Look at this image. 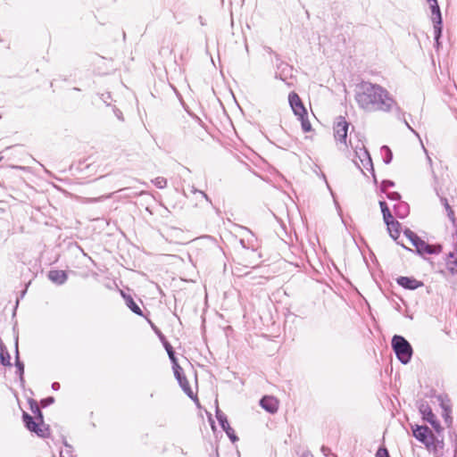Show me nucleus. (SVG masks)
Returning <instances> with one entry per match:
<instances>
[{"label":"nucleus","instance_id":"obj_5","mask_svg":"<svg viewBox=\"0 0 457 457\" xmlns=\"http://www.w3.org/2000/svg\"><path fill=\"white\" fill-rule=\"evenodd\" d=\"M30 411L33 417L30 416V431L35 432L40 437H46L49 436V426L43 421V416L39 406L34 401L30 400Z\"/></svg>","mask_w":457,"mask_h":457},{"label":"nucleus","instance_id":"obj_20","mask_svg":"<svg viewBox=\"0 0 457 457\" xmlns=\"http://www.w3.org/2000/svg\"><path fill=\"white\" fill-rule=\"evenodd\" d=\"M126 303H127V305L128 307L135 313L137 314H141V310L139 308V306L133 301V299L131 297H128L126 298Z\"/></svg>","mask_w":457,"mask_h":457},{"label":"nucleus","instance_id":"obj_36","mask_svg":"<svg viewBox=\"0 0 457 457\" xmlns=\"http://www.w3.org/2000/svg\"><path fill=\"white\" fill-rule=\"evenodd\" d=\"M52 387H53V389H54V390H58V389L60 388V385H59V383H57V382H54V383L52 385Z\"/></svg>","mask_w":457,"mask_h":457},{"label":"nucleus","instance_id":"obj_39","mask_svg":"<svg viewBox=\"0 0 457 457\" xmlns=\"http://www.w3.org/2000/svg\"><path fill=\"white\" fill-rule=\"evenodd\" d=\"M407 126H408V129H410L412 132H414L416 134V132L411 128V126H409L408 124H407Z\"/></svg>","mask_w":457,"mask_h":457},{"label":"nucleus","instance_id":"obj_1","mask_svg":"<svg viewBox=\"0 0 457 457\" xmlns=\"http://www.w3.org/2000/svg\"><path fill=\"white\" fill-rule=\"evenodd\" d=\"M355 101L366 112H389L396 105L395 100L386 88L370 82H362L357 86Z\"/></svg>","mask_w":457,"mask_h":457},{"label":"nucleus","instance_id":"obj_27","mask_svg":"<svg viewBox=\"0 0 457 457\" xmlns=\"http://www.w3.org/2000/svg\"><path fill=\"white\" fill-rule=\"evenodd\" d=\"M386 194V196L388 199L392 200V201H397V202H400V195L397 193V192H385Z\"/></svg>","mask_w":457,"mask_h":457},{"label":"nucleus","instance_id":"obj_24","mask_svg":"<svg viewBox=\"0 0 457 457\" xmlns=\"http://www.w3.org/2000/svg\"><path fill=\"white\" fill-rule=\"evenodd\" d=\"M172 369H173L174 375H175L177 380L180 379L182 377H184L183 369L179 365V363H175V365H173Z\"/></svg>","mask_w":457,"mask_h":457},{"label":"nucleus","instance_id":"obj_21","mask_svg":"<svg viewBox=\"0 0 457 457\" xmlns=\"http://www.w3.org/2000/svg\"><path fill=\"white\" fill-rule=\"evenodd\" d=\"M441 202L442 204H444V206L445 207V210L447 212V216L449 217V219L454 222L455 220V218H454V212L453 211V209L451 208V206L449 205L448 204V201L446 198H442L441 199Z\"/></svg>","mask_w":457,"mask_h":457},{"label":"nucleus","instance_id":"obj_23","mask_svg":"<svg viewBox=\"0 0 457 457\" xmlns=\"http://www.w3.org/2000/svg\"><path fill=\"white\" fill-rule=\"evenodd\" d=\"M152 182L158 188H164L167 186V180L163 177H157Z\"/></svg>","mask_w":457,"mask_h":457},{"label":"nucleus","instance_id":"obj_29","mask_svg":"<svg viewBox=\"0 0 457 457\" xmlns=\"http://www.w3.org/2000/svg\"><path fill=\"white\" fill-rule=\"evenodd\" d=\"M227 434V436L230 438L232 442H236L237 440V437L235 435L234 429L230 427L224 430Z\"/></svg>","mask_w":457,"mask_h":457},{"label":"nucleus","instance_id":"obj_31","mask_svg":"<svg viewBox=\"0 0 457 457\" xmlns=\"http://www.w3.org/2000/svg\"><path fill=\"white\" fill-rule=\"evenodd\" d=\"M54 403V398H53V397H47V398L43 399V400L41 401V405H42L43 407H46L47 405H49V404H51V403Z\"/></svg>","mask_w":457,"mask_h":457},{"label":"nucleus","instance_id":"obj_41","mask_svg":"<svg viewBox=\"0 0 457 457\" xmlns=\"http://www.w3.org/2000/svg\"><path fill=\"white\" fill-rule=\"evenodd\" d=\"M20 370H21V373H23L24 368L21 367V368H20Z\"/></svg>","mask_w":457,"mask_h":457},{"label":"nucleus","instance_id":"obj_38","mask_svg":"<svg viewBox=\"0 0 457 457\" xmlns=\"http://www.w3.org/2000/svg\"><path fill=\"white\" fill-rule=\"evenodd\" d=\"M200 194H201V195H203L206 200H208V197H207V195H206L204 193L200 192Z\"/></svg>","mask_w":457,"mask_h":457},{"label":"nucleus","instance_id":"obj_22","mask_svg":"<svg viewBox=\"0 0 457 457\" xmlns=\"http://www.w3.org/2000/svg\"><path fill=\"white\" fill-rule=\"evenodd\" d=\"M11 357L9 353L0 347V361L4 366L10 365Z\"/></svg>","mask_w":457,"mask_h":457},{"label":"nucleus","instance_id":"obj_25","mask_svg":"<svg viewBox=\"0 0 457 457\" xmlns=\"http://www.w3.org/2000/svg\"><path fill=\"white\" fill-rule=\"evenodd\" d=\"M382 152H385V158H384L385 162L389 163L393 157L391 150L387 146H383Z\"/></svg>","mask_w":457,"mask_h":457},{"label":"nucleus","instance_id":"obj_3","mask_svg":"<svg viewBox=\"0 0 457 457\" xmlns=\"http://www.w3.org/2000/svg\"><path fill=\"white\" fill-rule=\"evenodd\" d=\"M411 428L413 436L422 443L429 452L437 454L443 450L444 441L437 438L428 427L415 425Z\"/></svg>","mask_w":457,"mask_h":457},{"label":"nucleus","instance_id":"obj_14","mask_svg":"<svg viewBox=\"0 0 457 457\" xmlns=\"http://www.w3.org/2000/svg\"><path fill=\"white\" fill-rule=\"evenodd\" d=\"M261 406L270 413L278 411V401L273 396H264L261 402Z\"/></svg>","mask_w":457,"mask_h":457},{"label":"nucleus","instance_id":"obj_35","mask_svg":"<svg viewBox=\"0 0 457 457\" xmlns=\"http://www.w3.org/2000/svg\"><path fill=\"white\" fill-rule=\"evenodd\" d=\"M321 452L324 453V455L328 456V453H330V450L326 446H322Z\"/></svg>","mask_w":457,"mask_h":457},{"label":"nucleus","instance_id":"obj_6","mask_svg":"<svg viewBox=\"0 0 457 457\" xmlns=\"http://www.w3.org/2000/svg\"><path fill=\"white\" fill-rule=\"evenodd\" d=\"M392 347L402 363L406 364L410 361L412 355V348L404 337L394 336Z\"/></svg>","mask_w":457,"mask_h":457},{"label":"nucleus","instance_id":"obj_26","mask_svg":"<svg viewBox=\"0 0 457 457\" xmlns=\"http://www.w3.org/2000/svg\"><path fill=\"white\" fill-rule=\"evenodd\" d=\"M71 453V447L68 445H65V447L60 452V457H72Z\"/></svg>","mask_w":457,"mask_h":457},{"label":"nucleus","instance_id":"obj_13","mask_svg":"<svg viewBox=\"0 0 457 457\" xmlns=\"http://www.w3.org/2000/svg\"><path fill=\"white\" fill-rule=\"evenodd\" d=\"M437 400L440 403L441 408L443 409V417L445 419V423L447 426H451L453 422V419L450 415L451 413V404L450 401L446 396L438 395Z\"/></svg>","mask_w":457,"mask_h":457},{"label":"nucleus","instance_id":"obj_37","mask_svg":"<svg viewBox=\"0 0 457 457\" xmlns=\"http://www.w3.org/2000/svg\"><path fill=\"white\" fill-rule=\"evenodd\" d=\"M302 457H313V456L311 453H303V455Z\"/></svg>","mask_w":457,"mask_h":457},{"label":"nucleus","instance_id":"obj_15","mask_svg":"<svg viewBox=\"0 0 457 457\" xmlns=\"http://www.w3.org/2000/svg\"><path fill=\"white\" fill-rule=\"evenodd\" d=\"M397 283L404 288L407 289H416L422 286V283L418 281L415 278H408V277H400L397 279Z\"/></svg>","mask_w":457,"mask_h":457},{"label":"nucleus","instance_id":"obj_2","mask_svg":"<svg viewBox=\"0 0 457 457\" xmlns=\"http://www.w3.org/2000/svg\"><path fill=\"white\" fill-rule=\"evenodd\" d=\"M349 145L353 150L354 156L353 161L354 164L363 172L370 170L373 172V164L369 152L367 151L363 142L357 135L350 134Z\"/></svg>","mask_w":457,"mask_h":457},{"label":"nucleus","instance_id":"obj_33","mask_svg":"<svg viewBox=\"0 0 457 457\" xmlns=\"http://www.w3.org/2000/svg\"><path fill=\"white\" fill-rule=\"evenodd\" d=\"M169 358H170V360L172 362V366L175 365V363H178V361H177V358L175 357L174 352L173 353H170Z\"/></svg>","mask_w":457,"mask_h":457},{"label":"nucleus","instance_id":"obj_40","mask_svg":"<svg viewBox=\"0 0 457 457\" xmlns=\"http://www.w3.org/2000/svg\"><path fill=\"white\" fill-rule=\"evenodd\" d=\"M428 161L429 163L432 162V160H431V158L429 156H428Z\"/></svg>","mask_w":457,"mask_h":457},{"label":"nucleus","instance_id":"obj_12","mask_svg":"<svg viewBox=\"0 0 457 457\" xmlns=\"http://www.w3.org/2000/svg\"><path fill=\"white\" fill-rule=\"evenodd\" d=\"M292 72L293 68L290 65L287 63H280L278 66L277 77L285 81L288 86H292L294 84Z\"/></svg>","mask_w":457,"mask_h":457},{"label":"nucleus","instance_id":"obj_18","mask_svg":"<svg viewBox=\"0 0 457 457\" xmlns=\"http://www.w3.org/2000/svg\"><path fill=\"white\" fill-rule=\"evenodd\" d=\"M179 386L183 389V391L192 399L195 398V395H194V392L191 388V386L188 384V381L187 380L186 377H182L180 379H178Z\"/></svg>","mask_w":457,"mask_h":457},{"label":"nucleus","instance_id":"obj_28","mask_svg":"<svg viewBox=\"0 0 457 457\" xmlns=\"http://www.w3.org/2000/svg\"><path fill=\"white\" fill-rule=\"evenodd\" d=\"M395 183L391 180H384L381 184V190L386 192L389 187H394Z\"/></svg>","mask_w":457,"mask_h":457},{"label":"nucleus","instance_id":"obj_30","mask_svg":"<svg viewBox=\"0 0 457 457\" xmlns=\"http://www.w3.org/2000/svg\"><path fill=\"white\" fill-rule=\"evenodd\" d=\"M377 457H389L388 452L385 448H380L377 452Z\"/></svg>","mask_w":457,"mask_h":457},{"label":"nucleus","instance_id":"obj_4","mask_svg":"<svg viewBox=\"0 0 457 457\" xmlns=\"http://www.w3.org/2000/svg\"><path fill=\"white\" fill-rule=\"evenodd\" d=\"M288 101L294 114L301 121L303 132H310L312 130V125L307 119L306 108L299 96L295 92H291L288 96Z\"/></svg>","mask_w":457,"mask_h":457},{"label":"nucleus","instance_id":"obj_32","mask_svg":"<svg viewBox=\"0 0 457 457\" xmlns=\"http://www.w3.org/2000/svg\"><path fill=\"white\" fill-rule=\"evenodd\" d=\"M23 421L25 423V426L29 428V413L26 411H23Z\"/></svg>","mask_w":457,"mask_h":457},{"label":"nucleus","instance_id":"obj_7","mask_svg":"<svg viewBox=\"0 0 457 457\" xmlns=\"http://www.w3.org/2000/svg\"><path fill=\"white\" fill-rule=\"evenodd\" d=\"M404 236L410 240L420 254H432L439 252V247L428 245L410 229L404 230Z\"/></svg>","mask_w":457,"mask_h":457},{"label":"nucleus","instance_id":"obj_34","mask_svg":"<svg viewBox=\"0 0 457 457\" xmlns=\"http://www.w3.org/2000/svg\"><path fill=\"white\" fill-rule=\"evenodd\" d=\"M164 347H165V349L167 351L168 355L170 354V353H173V349H172L171 345L168 342L164 343Z\"/></svg>","mask_w":457,"mask_h":457},{"label":"nucleus","instance_id":"obj_10","mask_svg":"<svg viewBox=\"0 0 457 457\" xmlns=\"http://www.w3.org/2000/svg\"><path fill=\"white\" fill-rule=\"evenodd\" d=\"M349 123L342 116L336 119L334 123V136L336 140L345 147L348 146L346 142Z\"/></svg>","mask_w":457,"mask_h":457},{"label":"nucleus","instance_id":"obj_11","mask_svg":"<svg viewBox=\"0 0 457 457\" xmlns=\"http://www.w3.org/2000/svg\"><path fill=\"white\" fill-rule=\"evenodd\" d=\"M419 410L423 420L429 423L436 433H440L443 430V428L428 403H421L419 406Z\"/></svg>","mask_w":457,"mask_h":457},{"label":"nucleus","instance_id":"obj_9","mask_svg":"<svg viewBox=\"0 0 457 457\" xmlns=\"http://www.w3.org/2000/svg\"><path fill=\"white\" fill-rule=\"evenodd\" d=\"M431 9V20L434 23V37L436 46H439V38L442 33V17L436 0H428Z\"/></svg>","mask_w":457,"mask_h":457},{"label":"nucleus","instance_id":"obj_8","mask_svg":"<svg viewBox=\"0 0 457 457\" xmlns=\"http://www.w3.org/2000/svg\"><path fill=\"white\" fill-rule=\"evenodd\" d=\"M379 205L381 208V212L383 213V219L387 226L388 232L390 236L394 239H397L400 235V224L398 221L395 220L389 208L387 207L386 204L384 201L379 202Z\"/></svg>","mask_w":457,"mask_h":457},{"label":"nucleus","instance_id":"obj_19","mask_svg":"<svg viewBox=\"0 0 457 457\" xmlns=\"http://www.w3.org/2000/svg\"><path fill=\"white\" fill-rule=\"evenodd\" d=\"M216 418L223 430L230 428L228 421L227 420V416L218 408L216 410Z\"/></svg>","mask_w":457,"mask_h":457},{"label":"nucleus","instance_id":"obj_16","mask_svg":"<svg viewBox=\"0 0 457 457\" xmlns=\"http://www.w3.org/2000/svg\"><path fill=\"white\" fill-rule=\"evenodd\" d=\"M48 278L57 285H62L67 280V274L63 270H54L49 271Z\"/></svg>","mask_w":457,"mask_h":457},{"label":"nucleus","instance_id":"obj_17","mask_svg":"<svg viewBox=\"0 0 457 457\" xmlns=\"http://www.w3.org/2000/svg\"><path fill=\"white\" fill-rule=\"evenodd\" d=\"M394 211L398 218L403 219L409 213V205L404 202H398L394 205Z\"/></svg>","mask_w":457,"mask_h":457}]
</instances>
